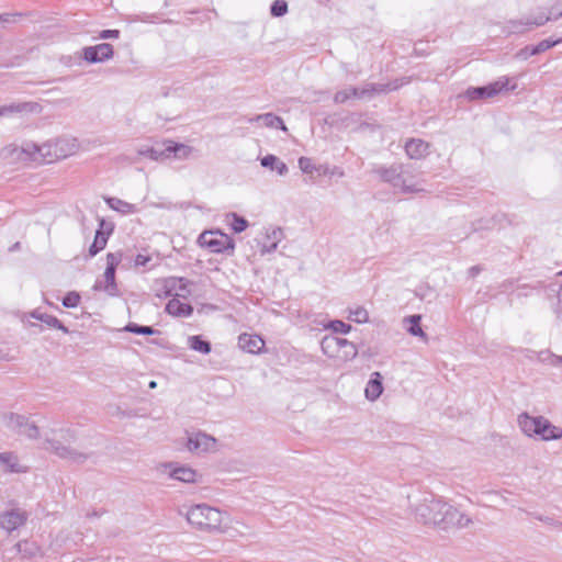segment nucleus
<instances>
[{
    "mask_svg": "<svg viewBox=\"0 0 562 562\" xmlns=\"http://www.w3.org/2000/svg\"><path fill=\"white\" fill-rule=\"evenodd\" d=\"M77 150L76 139L57 138L55 140L46 142L37 145L32 142L23 143L21 146L9 145L4 148L8 155L14 156L20 160L31 159L38 162H53L58 159H64Z\"/></svg>",
    "mask_w": 562,
    "mask_h": 562,
    "instance_id": "1",
    "label": "nucleus"
},
{
    "mask_svg": "<svg viewBox=\"0 0 562 562\" xmlns=\"http://www.w3.org/2000/svg\"><path fill=\"white\" fill-rule=\"evenodd\" d=\"M76 441V434L69 428L54 429L46 435L43 448L58 456L61 459L83 463L90 458V453L72 447Z\"/></svg>",
    "mask_w": 562,
    "mask_h": 562,
    "instance_id": "2",
    "label": "nucleus"
},
{
    "mask_svg": "<svg viewBox=\"0 0 562 562\" xmlns=\"http://www.w3.org/2000/svg\"><path fill=\"white\" fill-rule=\"evenodd\" d=\"M186 519L191 527L201 532L211 535L226 532L225 514L207 504L191 506L186 514Z\"/></svg>",
    "mask_w": 562,
    "mask_h": 562,
    "instance_id": "3",
    "label": "nucleus"
},
{
    "mask_svg": "<svg viewBox=\"0 0 562 562\" xmlns=\"http://www.w3.org/2000/svg\"><path fill=\"white\" fill-rule=\"evenodd\" d=\"M518 425L528 437H537L544 441L562 438V428L554 426L543 416H530L522 413L518 416Z\"/></svg>",
    "mask_w": 562,
    "mask_h": 562,
    "instance_id": "4",
    "label": "nucleus"
},
{
    "mask_svg": "<svg viewBox=\"0 0 562 562\" xmlns=\"http://www.w3.org/2000/svg\"><path fill=\"white\" fill-rule=\"evenodd\" d=\"M443 503L445 501L442 498L436 497L432 494L425 495L414 505V515L416 520L426 526L439 528Z\"/></svg>",
    "mask_w": 562,
    "mask_h": 562,
    "instance_id": "5",
    "label": "nucleus"
},
{
    "mask_svg": "<svg viewBox=\"0 0 562 562\" xmlns=\"http://www.w3.org/2000/svg\"><path fill=\"white\" fill-rule=\"evenodd\" d=\"M376 173L384 181L390 183L393 188L398 189L403 193H415L423 191L417 182H407L404 176L411 173V166L397 164L391 167H381L376 169Z\"/></svg>",
    "mask_w": 562,
    "mask_h": 562,
    "instance_id": "6",
    "label": "nucleus"
},
{
    "mask_svg": "<svg viewBox=\"0 0 562 562\" xmlns=\"http://www.w3.org/2000/svg\"><path fill=\"white\" fill-rule=\"evenodd\" d=\"M122 260V252H109L106 255V268L104 271V281H97L93 289L105 291L114 296L117 294V284L115 282V269Z\"/></svg>",
    "mask_w": 562,
    "mask_h": 562,
    "instance_id": "7",
    "label": "nucleus"
},
{
    "mask_svg": "<svg viewBox=\"0 0 562 562\" xmlns=\"http://www.w3.org/2000/svg\"><path fill=\"white\" fill-rule=\"evenodd\" d=\"M509 81L510 80L508 77H501L499 79L488 83L487 86L469 88L465 91V97L471 101L494 98L495 95L499 94L503 91L514 90L516 88V85H513L509 88Z\"/></svg>",
    "mask_w": 562,
    "mask_h": 562,
    "instance_id": "8",
    "label": "nucleus"
},
{
    "mask_svg": "<svg viewBox=\"0 0 562 562\" xmlns=\"http://www.w3.org/2000/svg\"><path fill=\"white\" fill-rule=\"evenodd\" d=\"M442 517H440L439 529H463L472 524V519L463 512L459 510L449 503H443Z\"/></svg>",
    "mask_w": 562,
    "mask_h": 562,
    "instance_id": "9",
    "label": "nucleus"
},
{
    "mask_svg": "<svg viewBox=\"0 0 562 562\" xmlns=\"http://www.w3.org/2000/svg\"><path fill=\"white\" fill-rule=\"evenodd\" d=\"M199 244L212 252H223L227 249H234L232 238L220 231L203 232L199 236Z\"/></svg>",
    "mask_w": 562,
    "mask_h": 562,
    "instance_id": "10",
    "label": "nucleus"
},
{
    "mask_svg": "<svg viewBox=\"0 0 562 562\" xmlns=\"http://www.w3.org/2000/svg\"><path fill=\"white\" fill-rule=\"evenodd\" d=\"M113 46L109 43L87 46L82 49V58L90 64L109 60L113 57Z\"/></svg>",
    "mask_w": 562,
    "mask_h": 562,
    "instance_id": "11",
    "label": "nucleus"
},
{
    "mask_svg": "<svg viewBox=\"0 0 562 562\" xmlns=\"http://www.w3.org/2000/svg\"><path fill=\"white\" fill-rule=\"evenodd\" d=\"M216 439L205 432H195L188 438L187 448L193 453L210 452L215 449Z\"/></svg>",
    "mask_w": 562,
    "mask_h": 562,
    "instance_id": "12",
    "label": "nucleus"
},
{
    "mask_svg": "<svg viewBox=\"0 0 562 562\" xmlns=\"http://www.w3.org/2000/svg\"><path fill=\"white\" fill-rule=\"evenodd\" d=\"M27 515L25 512L16 508L0 515V528L11 532L25 524Z\"/></svg>",
    "mask_w": 562,
    "mask_h": 562,
    "instance_id": "13",
    "label": "nucleus"
},
{
    "mask_svg": "<svg viewBox=\"0 0 562 562\" xmlns=\"http://www.w3.org/2000/svg\"><path fill=\"white\" fill-rule=\"evenodd\" d=\"M41 112L42 105L37 102H18L0 106V117Z\"/></svg>",
    "mask_w": 562,
    "mask_h": 562,
    "instance_id": "14",
    "label": "nucleus"
},
{
    "mask_svg": "<svg viewBox=\"0 0 562 562\" xmlns=\"http://www.w3.org/2000/svg\"><path fill=\"white\" fill-rule=\"evenodd\" d=\"M238 346L246 352L259 353L265 348V340L255 334H241L238 337Z\"/></svg>",
    "mask_w": 562,
    "mask_h": 562,
    "instance_id": "15",
    "label": "nucleus"
},
{
    "mask_svg": "<svg viewBox=\"0 0 562 562\" xmlns=\"http://www.w3.org/2000/svg\"><path fill=\"white\" fill-rule=\"evenodd\" d=\"M429 144L419 138H412L405 144V151L411 159H422L428 154Z\"/></svg>",
    "mask_w": 562,
    "mask_h": 562,
    "instance_id": "16",
    "label": "nucleus"
},
{
    "mask_svg": "<svg viewBox=\"0 0 562 562\" xmlns=\"http://www.w3.org/2000/svg\"><path fill=\"white\" fill-rule=\"evenodd\" d=\"M402 83H397V81L390 82L386 85L382 83H366L362 88H359L358 98L362 99L366 97H372L375 93H382L391 90L397 89Z\"/></svg>",
    "mask_w": 562,
    "mask_h": 562,
    "instance_id": "17",
    "label": "nucleus"
},
{
    "mask_svg": "<svg viewBox=\"0 0 562 562\" xmlns=\"http://www.w3.org/2000/svg\"><path fill=\"white\" fill-rule=\"evenodd\" d=\"M383 392L382 375L380 372H373L367 386L364 389V395L369 401H375L380 397Z\"/></svg>",
    "mask_w": 562,
    "mask_h": 562,
    "instance_id": "18",
    "label": "nucleus"
},
{
    "mask_svg": "<svg viewBox=\"0 0 562 562\" xmlns=\"http://www.w3.org/2000/svg\"><path fill=\"white\" fill-rule=\"evenodd\" d=\"M342 338L336 336H325L321 341L322 351L329 358L339 359V348L341 347Z\"/></svg>",
    "mask_w": 562,
    "mask_h": 562,
    "instance_id": "19",
    "label": "nucleus"
},
{
    "mask_svg": "<svg viewBox=\"0 0 562 562\" xmlns=\"http://www.w3.org/2000/svg\"><path fill=\"white\" fill-rule=\"evenodd\" d=\"M249 123H262V125L267 127L281 128L282 131H286V127L280 116H277L273 113H265L258 114L248 120Z\"/></svg>",
    "mask_w": 562,
    "mask_h": 562,
    "instance_id": "20",
    "label": "nucleus"
},
{
    "mask_svg": "<svg viewBox=\"0 0 562 562\" xmlns=\"http://www.w3.org/2000/svg\"><path fill=\"white\" fill-rule=\"evenodd\" d=\"M0 465L10 473H21L25 470L20 465L19 458L13 452L0 453Z\"/></svg>",
    "mask_w": 562,
    "mask_h": 562,
    "instance_id": "21",
    "label": "nucleus"
},
{
    "mask_svg": "<svg viewBox=\"0 0 562 562\" xmlns=\"http://www.w3.org/2000/svg\"><path fill=\"white\" fill-rule=\"evenodd\" d=\"M284 234L281 228H273L267 233V243L261 246V255L273 252L278 248V244L282 240Z\"/></svg>",
    "mask_w": 562,
    "mask_h": 562,
    "instance_id": "22",
    "label": "nucleus"
},
{
    "mask_svg": "<svg viewBox=\"0 0 562 562\" xmlns=\"http://www.w3.org/2000/svg\"><path fill=\"white\" fill-rule=\"evenodd\" d=\"M166 312L173 316H190L193 312L191 305L180 302L178 299H171L166 305Z\"/></svg>",
    "mask_w": 562,
    "mask_h": 562,
    "instance_id": "23",
    "label": "nucleus"
},
{
    "mask_svg": "<svg viewBox=\"0 0 562 562\" xmlns=\"http://www.w3.org/2000/svg\"><path fill=\"white\" fill-rule=\"evenodd\" d=\"M192 150V147L187 146L184 144H178L172 140H167L168 158L173 156L175 158L178 159H186L191 155Z\"/></svg>",
    "mask_w": 562,
    "mask_h": 562,
    "instance_id": "24",
    "label": "nucleus"
},
{
    "mask_svg": "<svg viewBox=\"0 0 562 562\" xmlns=\"http://www.w3.org/2000/svg\"><path fill=\"white\" fill-rule=\"evenodd\" d=\"M260 164L265 168L276 170L280 176H284L288 173V166L274 155L270 154L262 157L260 159Z\"/></svg>",
    "mask_w": 562,
    "mask_h": 562,
    "instance_id": "25",
    "label": "nucleus"
},
{
    "mask_svg": "<svg viewBox=\"0 0 562 562\" xmlns=\"http://www.w3.org/2000/svg\"><path fill=\"white\" fill-rule=\"evenodd\" d=\"M165 286L168 295H171V292L175 291L176 296H184L188 292L187 282L182 278H169L165 281Z\"/></svg>",
    "mask_w": 562,
    "mask_h": 562,
    "instance_id": "26",
    "label": "nucleus"
},
{
    "mask_svg": "<svg viewBox=\"0 0 562 562\" xmlns=\"http://www.w3.org/2000/svg\"><path fill=\"white\" fill-rule=\"evenodd\" d=\"M105 202L109 207L122 214H133L137 211L134 204L123 201L119 198H106Z\"/></svg>",
    "mask_w": 562,
    "mask_h": 562,
    "instance_id": "27",
    "label": "nucleus"
},
{
    "mask_svg": "<svg viewBox=\"0 0 562 562\" xmlns=\"http://www.w3.org/2000/svg\"><path fill=\"white\" fill-rule=\"evenodd\" d=\"M138 154L142 156H147L153 160H162L165 158H168L167 140L164 142V144L160 146L157 145L145 149H139Z\"/></svg>",
    "mask_w": 562,
    "mask_h": 562,
    "instance_id": "28",
    "label": "nucleus"
},
{
    "mask_svg": "<svg viewBox=\"0 0 562 562\" xmlns=\"http://www.w3.org/2000/svg\"><path fill=\"white\" fill-rule=\"evenodd\" d=\"M31 316L46 324L48 327L57 328L66 334L69 331L68 328L64 326V324L53 315L46 313H38L35 311L31 314Z\"/></svg>",
    "mask_w": 562,
    "mask_h": 562,
    "instance_id": "29",
    "label": "nucleus"
},
{
    "mask_svg": "<svg viewBox=\"0 0 562 562\" xmlns=\"http://www.w3.org/2000/svg\"><path fill=\"white\" fill-rule=\"evenodd\" d=\"M339 359L340 361H350L352 359H355L358 355V348L357 346L352 342V341H349L348 339H345L342 338V341H341V347L339 348Z\"/></svg>",
    "mask_w": 562,
    "mask_h": 562,
    "instance_id": "30",
    "label": "nucleus"
},
{
    "mask_svg": "<svg viewBox=\"0 0 562 562\" xmlns=\"http://www.w3.org/2000/svg\"><path fill=\"white\" fill-rule=\"evenodd\" d=\"M196 475L198 474L193 469L187 468V467L177 468L170 474V476L172 479L178 480L180 482H184V483L195 482Z\"/></svg>",
    "mask_w": 562,
    "mask_h": 562,
    "instance_id": "31",
    "label": "nucleus"
},
{
    "mask_svg": "<svg viewBox=\"0 0 562 562\" xmlns=\"http://www.w3.org/2000/svg\"><path fill=\"white\" fill-rule=\"evenodd\" d=\"M26 422V418L21 415H16L13 413L3 415V423L7 428L20 435L21 429L23 428V424Z\"/></svg>",
    "mask_w": 562,
    "mask_h": 562,
    "instance_id": "32",
    "label": "nucleus"
},
{
    "mask_svg": "<svg viewBox=\"0 0 562 562\" xmlns=\"http://www.w3.org/2000/svg\"><path fill=\"white\" fill-rule=\"evenodd\" d=\"M108 236H109V234L104 233L101 228L97 231L94 240L89 248L90 257L95 256L99 251L104 249V247L106 246V243H108Z\"/></svg>",
    "mask_w": 562,
    "mask_h": 562,
    "instance_id": "33",
    "label": "nucleus"
},
{
    "mask_svg": "<svg viewBox=\"0 0 562 562\" xmlns=\"http://www.w3.org/2000/svg\"><path fill=\"white\" fill-rule=\"evenodd\" d=\"M188 345L191 349L201 353L207 355L211 352V344L203 340L200 336H190L188 338Z\"/></svg>",
    "mask_w": 562,
    "mask_h": 562,
    "instance_id": "34",
    "label": "nucleus"
},
{
    "mask_svg": "<svg viewBox=\"0 0 562 562\" xmlns=\"http://www.w3.org/2000/svg\"><path fill=\"white\" fill-rule=\"evenodd\" d=\"M420 321H422L420 315H411L405 318V322L409 323V327L407 328V330L411 335L426 338V334L424 333V330L420 327Z\"/></svg>",
    "mask_w": 562,
    "mask_h": 562,
    "instance_id": "35",
    "label": "nucleus"
},
{
    "mask_svg": "<svg viewBox=\"0 0 562 562\" xmlns=\"http://www.w3.org/2000/svg\"><path fill=\"white\" fill-rule=\"evenodd\" d=\"M359 88L350 87L345 90L337 91L334 95L335 103H345L351 98H358Z\"/></svg>",
    "mask_w": 562,
    "mask_h": 562,
    "instance_id": "36",
    "label": "nucleus"
},
{
    "mask_svg": "<svg viewBox=\"0 0 562 562\" xmlns=\"http://www.w3.org/2000/svg\"><path fill=\"white\" fill-rule=\"evenodd\" d=\"M124 330L133 333V334H137V335H154L157 333V330L150 326H142V325H138L135 323H130L128 325H126Z\"/></svg>",
    "mask_w": 562,
    "mask_h": 562,
    "instance_id": "37",
    "label": "nucleus"
},
{
    "mask_svg": "<svg viewBox=\"0 0 562 562\" xmlns=\"http://www.w3.org/2000/svg\"><path fill=\"white\" fill-rule=\"evenodd\" d=\"M561 16H562V11L557 13V14H554L553 16H550V15L542 16L541 15V16H538V18H536L533 20H527L526 22H519V24H521V25L524 24V25L529 26V27L540 26V25H543L544 23H547L548 21H550L552 19L557 20V19H559Z\"/></svg>",
    "mask_w": 562,
    "mask_h": 562,
    "instance_id": "38",
    "label": "nucleus"
},
{
    "mask_svg": "<svg viewBox=\"0 0 562 562\" xmlns=\"http://www.w3.org/2000/svg\"><path fill=\"white\" fill-rule=\"evenodd\" d=\"M558 43H559V41L543 40V41L539 42L537 45L531 46L529 55H537V54L543 53V52L548 50L549 48L553 47L554 45H557Z\"/></svg>",
    "mask_w": 562,
    "mask_h": 562,
    "instance_id": "39",
    "label": "nucleus"
},
{
    "mask_svg": "<svg viewBox=\"0 0 562 562\" xmlns=\"http://www.w3.org/2000/svg\"><path fill=\"white\" fill-rule=\"evenodd\" d=\"M40 430L34 423H30L27 419L23 424V428L21 429L20 435L25 436L30 439H35L38 437Z\"/></svg>",
    "mask_w": 562,
    "mask_h": 562,
    "instance_id": "40",
    "label": "nucleus"
},
{
    "mask_svg": "<svg viewBox=\"0 0 562 562\" xmlns=\"http://www.w3.org/2000/svg\"><path fill=\"white\" fill-rule=\"evenodd\" d=\"M288 12V3L284 0H276L271 4L270 13L273 16H283Z\"/></svg>",
    "mask_w": 562,
    "mask_h": 562,
    "instance_id": "41",
    "label": "nucleus"
},
{
    "mask_svg": "<svg viewBox=\"0 0 562 562\" xmlns=\"http://www.w3.org/2000/svg\"><path fill=\"white\" fill-rule=\"evenodd\" d=\"M231 217L233 220L231 226L235 233H241L247 228L248 222L244 217L238 216L236 213H232Z\"/></svg>",
    "mask_w": 562,
    "mask_h": 562,
    "instance_id": "42",
    "label": "nucleus"
},
{
    "mask_svg": "<svg viewBox=\"0 0 562 562\" xmlns=\"http://www.w3.org/2000/svg\"><path fill=\"white\" fill-rule=\"evenodd\" d=\"M80 302V294L76 291L68 292L63 299V305L67 308L77 307Z\"/></svg>",
    "mask_w": 562,
    "mask_h": 562,
    "instance_id": "43",
    "label": "nucleus"
},
{
    "mask_svg": "<svg viewBox=\"0 0 562 562\" xmlns=\"http://www.w3.org/2000/svg\"><path fill=\"white\" fill-rule=\"evenodd\" d=\"M349 318L357 323H366L369 318L368 312L363 307H357L350 311Z\"/></svg>",
    "mask_w": 562,
    "mask_h": 562,
    "instance_id": "44",
    "label": "nucleus"
},
{
    "mask_svg": "<svg viewBox=\"0 0 562 562\" xmlns=\"http://www.w3.org/2000/svg\"><path fill=\"white\" fill-rule=\"evenodd\" d=\"M334 333L348 334L351 330V326L342 321H331L327 326Z\"/></svg>",
    "mask_w": 562,
    "mask_h": 562,
    "instance_id": "45",
    "label": "nucleus"
},
{
    "mask_svg": "<svg viewBox=\"0 0 562 562\" xmlns=\"http://www.w3.org/2000/svg\"><path fill=\"white\" fill-rule=\"evenodd\" d=\"M299 167L304 173H312L315 170V166L308 157H301L299 159Z\"/></svg>",
    "mask_w": 562,
    "mask_h": 562,
    "instance_id": "46",
    "label": "nucleus"
},
{
    "mask_svg": "<svg viewBox=\"0 0 562 562\" xmlns=\"http://www.w3.org/2000/svg\"><path fill=\"white\" fill-rule=\"evenodd\" d=\"M120 31L119 30H104L99 33V38L108 40V38H119Z\"/></svg>",
    "mask_w": 562,
    "mask_h": 562,
    "instance_id": "47",
    "label": "nucleus"
},
{
    "mask_svg": "<svg viewBox=\"0 0 562 562\" xmlns=\"http://www.w3.org/2000/svg\"><path fill=\"white\" fill-rule=\"evenodd\" d=\"M151 261V257L149 255H145V254H138L136 257H135V266L136 267H146L148 265V262Z\"/></svg>",
    "mask_w": 562,
    "mask_h": 562,
    "instance_id": "48",
    "label": "nucleus"
},
{
    "mask_svg": "<svg viewBox=\"0 0 562 562\" xmlns=\"http://www.w3.org/2000/svg\"><path fill=\"white\" fill-rule=\"evenodd\" d=\"M552 357H553V353L550 352L549 350L540 351L538 353V360L540 362H543V363H547V364H550V361L552 360Z\"/></svg>",
    "mask_w": 562,
    "mask_h": 562,
    "instance_id": "49",
    "label": "nucleus"
},
{
    "mask_svg": "<svg viewBox=\"0 0 562 562\" xmlns=\"http://www.w3.org/2000/svg\"><path fill=\"white\" fill-rule=\"evenodd\" d=\"M20 15L19 13H2L0 14L1 23H13L15 21V16Z\"/></svg>",
    "mask_w": 562,
    "mask_h": 562,
    "instance_id": "50",
    "label": "nucleus"
},
{
    "mask_svg": "<svg viewBox=\"0 0 562 562\" xmlns=\"http://www.w3.org/2000/svg\"><path fill=\"white\" fill-rule=\"evenodd\" d=\"M550 366H553V367L562 366V356H557L553 353L552 360L550 361Z\"/></svg>",
    "mask_w": 562,
    "mask_h": 562,
    "instance_id": "51",
    "label": "nucleus"
},
{
    "mask_svg": "<svg viewBox=\"0 0 562 562\" xmlns=\"http://www.w3.org/2000/svg\"><path fill=\"white\" fill-rule=\"evenodd\" d=\"M531 47H525L524 49H521L517 56L522 58V59H527L528 57H530L531 55H529V52H530Z\"/></svg>",
    "mask_w": 562,
    "mask_h": 562,
    "instance_id": "52",
    "label": "nucleus"
},
{
    "mask_svg": "<svg viewBox=\"0 0 562 562\" xmlns=\"http://www.w3.org/2000/svg\"><path fill=\"white\" fill-rule=\"evenodd\" d=\"M404 179L407 181V182H417L418 184L419 181L416 180V177L414 176V170L413 168L411 167V173H408L407 176H404ZM420 188V186H418Z\"/></svg>",
    "mask_w": 562,
    "mask_h": 562,
    "instance_id": "53",
    "label": "nucleus"
},
{
    "mask_svg": "<svg viewBox=\"0 0 562 562\" xmlns=\"http://www.w3.org/2000/svg\"><path fill=\"white\" fill-rule=\"evenodd\" d=\"M481 268L479 266H473L469 269L470 277H475L480 273Z\"/></svg>",
    "mask_w": 562,
    "mask_h": 562,
    "instance_id": "54",
    "label": "nucleus"
},
{
    "mask_svg": "<svg viewBox=\"0 0 562 562\" xmlns=\"http://www.w3.org/2000/svg\"><path fill=\"white\" fill-rule=\"evenodd\" d=\"M157 386V383L155 381L149 382V387L155 389Z\"/></svg>",
    "mask_w": 562,
    "mask_h": 562,
    "instance_id": "55",
    "label": "nucleus"
},
{
    "mask_svg": "<svg viewBox=\"0 0 562 562\" xmlns=\"http://www.w3.org/2000/svg\"><path fill=\"white\" fill-rule=\"evenodd\" d=\"M103 224H104V221H103V220H101V221H100V227H101V228H102Z\"/></svg>",
    "mask_w": 562,
    "mask_h": 562,
    "instance_id": "56",
    "label": "nucleus"
},
{
    "mask_svg": "<svg viewBox=\"0 0 562 562\" xmlns=\"http://www.w3.org/2000/svg\"><path fill=\"white\" fill-rule=\"evenodd\" d=\"M560 274L562 276V271L560 272Z\"/></svg>",
    "mask_w": 562,
    "mask_h": 562,
    "instance_id": "57",
    "label": "nucleus"
}]
</instances>
